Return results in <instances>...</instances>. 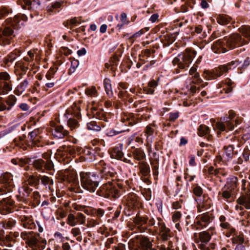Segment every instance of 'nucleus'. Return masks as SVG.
<instances>
[{"mask_svg":"<svg viewBox=\"0 0 250 250\" xmlns=\"http://www.w3.org/2000/svg\"><path fill=\"white\" fill-rule=\"evenodd\" d=\"M81 101H79L73 103L71 106V109L73 111V114H75L77 116H79L80 113L81 108Z\"/></svg>","mask_w":250,"mask_h":250,"instance_id":"38","label":"nucleus"},{"mask_svg":"<svg viewBox=\"0 0 250 250\" xmlns=\"http://www.w3.org/2000/svg\"><path fill=\"white\" fill-rule=\"evenodd\" d=\"M46 163L42 159L35 160L33 162V167L38 171L42 172H44Z\"/></svg>","mask_w":250,"mask_h":250,"instance_id":"25","label":"nucleus"},{"mask_svg":"<svg viewBox=\"0 0 250 250\" xmlns=\"http://www.w3.org/2000/svg\"><path fill=\"white\" fill-rule=\"evenodd\" d=\"M77 224L83 225L85 222V216L82 213L78 212L76 215Z\"/></svg>","mask_w":250,"mask_h":250,"instance_id":"50","label":"nucleus"},{"mask_svg":"<svg viewBox=\"0 0 250 250\" xmlns=\"http://www.w3.org/2000/svg\"><path fill=\"white\" fill-rule=\"evenodd\" d=\"M52 127L51 130L52 134L55 138L62 139L69 134V131L64 129L62 125H54Z\"/></svg>","mask_w":250,"mask_h":250,"instance_id":"14","label":"nucleus"},{"mask_svg":"<svg viewBox=\"0 0 250 250\" xmlns=\"http://www.w3.org/2000/svg\"><path fill=\"white\" fill-rule=\"evenodd\" d=\"M231 190L229 189L228 190H223L222 193V197L225 199H228L231 197Z\"/></svg>","mask_w":250,"mask_h":250,"instance_id":"60","label":"nucleus"},{"mask_svg":"<svg viewBox=\"0 0 250 250\" xmlns=\"http://www.w3.org/2000/svg\"><path fill=\"white\" fill-rule=\"evenodd\" d=\"M38 131L34 130L30 132L28 134V137L31 141H36L38 140Z\"/></svg>","mask_w":250,"mask_h":250,"instance_id":"57","label":"nucleus"},{"mask_svg":"<svg viewBox=\"0 0 250 250\" xmlns=\"http://www.w3.org/2000/svg\"><path fill=\"white\" fill-rule=\"evenodd\" d=\"M15 207V201L11 197L4 198L0 201V211L2 214H7L13 212Z\"/></svg>","mask_w":250,"mask_h":250,"instance_id":"9","label":"nucleus"},{"mask_svg":"<svg viewBox=\"0 0 250 250\" xmlns=\"http://www.w3.org/2000/svg\"><path fill=\"white\" fill-rule=\"evenodd\" d=\"M115 184L110 181L104 184L97 191V194L105 198H118L121 194V190L117 188Z\"/></svg>","mask_w":250,"mask_h":250,"instance_id":"5","label":"nucleus"},{"mask_svg":"<svg viewBox=\"0 0 250 250\" xmlns=\"http://www.w3.org/2000/svg\"><path fill=\"white\" fill-rule=\"evenodd\" d=\"M40 180H41V183L44 186H48L49 189H51L50 186L53 185V180L50 177L47 176H41Z\"/></svg>","mask_w":250,"mask_h":250,"instance_id":"37","label":"nucleus"},{"mask_svg":"<svg viewBox=\"0 0 250 250\" xmlns=\"http://www.w3.org/2000/svg\"><path fill=\"white\" fill-rule=\"evenodd\" d=\"M159 221L158 225V234L162 240L164 241H167L171 237V232L170 229L166 226L165 223L160 218H158Z\"/></svg>","mask_w":250,"mask_h":250,"instance_id":"10","label":"nucleus"},{"mask_svg":"<svg viewBox=\"0 0 250 250\" xmlns=\"http://www.w3.org/2000/svg\"><path fill=\"white\" fill-rule=\"evenodd\" d=\"M154 131V129L151 127V125H149L146 126L144 133H145V135L146 136V137L148 138V136L153 134Z\"/></svg>","mask_w":250,"mask_h":250,"instance_id":"58","label":"nucleus"},{"mask_svg":"<svg viewBox=\"0 0 250 250\" xmlns=\"http://www.w3.org/2000/svg\"><path fill=\"white\" fill-rule=\"evenodd\" d=\"M16 221L14 219H9L3 222V227L5 229H11L16 225Z\"/></svg>","mask_w":250,"mask_h":250,"instance_id":"42","label":"nucleus"},{"mask_svg":"<svg viewBox=\"0 0 250 250\" xmlns=\"http://www.w3.org/2000/svg\"><path fill=\"white\" fill-rule=\"evenodd\" d=\"M88 129L95 131H99L101 128L100 125H98L95 122L92 121L87 124Z\"/></svg>","mask_w":250,"mask_h":250,"instance_id":"45","label":"nucleus"},{"mask_svg":"<svg viewBox=\"0 0 250 250\" xmlns=\"http://www.w3.org/2000/svg\"><path fill=\"white\" fill-rule=\"evenodd\" d=\"M197 224L199 225L206 227L207 224H209L212 221V218L210 214L208 213H204L201 215H199L197 217Z\"/></svg>","mask_w":250,"mask_h":250,"instance_id":"16","label":"nucleus"},{"mask_svg":"<svg viewBox=\"0 0 250 250\" xmlns=\"http://www.w3.org/2000/svg\"><path fill=\"white\" fill-rule=\"evenodd\" d=\"M200 241L198 242L207 244L211 239V235L207 231H202L199 234Z\"/></svg>","mask_w":250,"mask_h":250,"instance_id":"35","label":"nucleus"},{"mask_svg":"<svg viewBox=\"0 0 250 250\" xmlns=\"http://www.w3.org/2000/svg\"><path fill=\"white\" fill-rule=\"evenodd\" d=\"M0 82H6L12 83L11 77L6 72H0Z\"/></svg>","mask_w":250,"mask_h":250,"instance_id":"41","label":"nucleus"},{"mask_svg":"<svg viewBox=\"0 0 250 250\" xmlns=\"http://www.w3.org/2000/svg\"><path fill=\"white\" fill-rule=\"evenodd\" d=\"M13 186L12 179L10 174L0 176V196L11 191Z\"/></svg>","mask_w":250,"mask_h":250,"instance_id":"7","label":"nucleus"},{"mask_svg":"<svg viewBox=\"0 0 250 250\" xmlns=\"http://www.w3.org/2000/svg\"><path fill=\"white\" fill-rule=\"evenodd\" d=\"M181 217V213L179 211H176L173 214L172 219L174 222H177L179 221Z\"/></svg>","mask_w":250,"mask_h":250,"instance_id":"62","label":"nucleus"},{"mask_svg":"<svg viewBox=\"0 0 250 250\" xmlns=\"http://www.w3.org/2000/svg\"><path fill=\"white\" fill-rule=\"evenodd\" d=\"M130 250H151L152 244L146 236L139 235L131 239L128 242Z\"/></svg>","mask_w":250,"mask_h":250,"instance_id":"4","label":"nucleus"},{"mask_svg":"<svg viewBox=\"0 0 250 250\" xmlns=\"http://www.w3.org/2000/svg\"><path fill=\"white\" fill-rule=\"evenodd\" d=\"M66 151L68 152L71 155L74 156L76 154V150L75 147L73 146H67Z\"/></svg>","mask_w":250,"mask_h":250,"instance_id":"64","label":"nucleus"},{"mask_svg":"<svg viewBox=\"0 0 250 250\" xmlns=\"http://www.w3.org/2000/svg\"><path fill=\"white\" fill-rule=\"evenodd\" d=\"M224 155L226 157L227 160L231 159L234 154L233 147L232 146H224Z\"/></svg>","mask_w":250,"mask_h":250,"instance_id":"33","label":"nucleus"},{"mask_svg":"<svg viewBox=\"0 0 250 250\" xmlns=\"http://www.w3.org/2000/svg\"><path fill=\"white\" fill-rule=\"evenodd\" d=\"M148 218L146 216H141L137 215L133 219V222L136 226L140 229L141 232L145 231L146 228L143 227V225L146 224Z\"/></svg>","mask_w":250,"mask_h":250,"instance_id":"20","label":"nucleus"},{"mask_svg":"<svg viewBox=\"0 0 250 250\" xmlns=\"http://www.w3.org/2000/svg\"><path fill=\"white\" fill-rule=\"evenodd\" d=\"M132 155L135 160L139 162L143 161L142 160L146 158V154L141 148H135L132 151Z\"/></svg>","mask_w":250,"mask_h":250,"instance_id":"24","label":"nucleus"},{"mask_svg":"<svg viewBox=\"0 0 250 250\" xmlns=\"http://www.w3.org/2000/svg\"><path fill=\"white\" fill-rule=\"evenodd\" d=\"M13 32V30L10 27L4 28L2 32H0V44L2 45L9 44L11 43V36Z\"/></svg>","mask_w":250,"mask_h":250,"instance_id":"11","label":"nucleus"},{"mask_svg":"<svg viewBox=\"0 0 250 250\" xmlns=\"http://www.w3.org/2000/svg\"><path fill=\"white\" fill-rule=\"evenodd\" d=\"M209 133V127L205 125H200L198 128V135L200 136H203L206 135H207V138L208 140H210L212 138V136L210 135Z\"/></svg>","mask_w":250,"mask_h":250,"instance_id":"27","label":"nucleus"},{"mask_svg":"<svg viewBox=\"0 0 250 250\" xmlns=\"http://www.w3.org/2000/svg\"><path fill=\"white\" fill-rule=\"evenodd\" d=\"M193 192L195 196L200 197L203 194V190L201 187L198 185H196L193 188Z\"/></svg>","mask_w":250,"mask_h":250,"instance_id":"53","label":"nucleus"},{"mask_svg":"<svg viewBox=\"0 0 250 250\" xmlns=\"http://www.w3.org/2000/svg\"><path fill=\"white\" fill-rule=\"evenodd\" d=\"M82 187L85 189L94 192L99 186L100 178L94 172L82 171L80 174Z\"/></svg>","mask_w":250,"mask_h":250,"instance_id":"2","label":"nucleus"},{"mask_svg":"<svg viewBox=\"0 0 250 250\" xmlns=\"http://www.w3.org/2000/svg\"><path fill=\"white\" fill-rule=\"evenodd\" d=\"M211 49L215 53H222L227 52V49L223 45V42L221 40H218L214 42L211 46Z\"/></svg>","mask_w":250,"mask_h":250,"instance_id":"22","label":"nucleus"},{"mask_svg":"<svg viewBox=\"0 0 250 250\" xmlns=\"http://www.w3.org/2000/svg\"><path fill=\"white\" fill-rule=\"evenodd\" d=\"M51 154L52 153L51 151H48L47 152L44 153L42 155V157L44 159V160L46 163L45 169L46 170H52L54 169V164L50 159Z\"/></svg>","mask_w":250,"mask_h":250,"instance_id":"23","label":"nucleus"},{"mask_svg":"<svg viewBox=\"0 0 250 250\" xmlns=\"http://www.w3.org/2000/svg\"><path fill=\"white\" fill-rule=\"evenodd\" d=\"M29 84V81L27 79L24 80L18 86V92L15 91V94L20 95L24 92L28 87Z\"/></svg>","mask_w":250,"mask_h":250,"instance_id":"32","label":"nucleus"},{"mask_svg":"<svg viewBox=\"0 0 250 250\" xmlns=\"http://www.w3.org/2000/svg\"><path fill=\"white\" fill-rule=\"evenodd\" d=\"M196 54V52L195 50L187 48L184 53L178 55L173 59L172 63L174 65H177L180 69H185L189 66V64L192 61Z\"/></svg>","mask_w":250,"mask_h":250,"instance_id":"3","label":"nucleus"},{"mask_svg":"<svg viewBox=\"0 0 250 250\" xmlns=\"http://www.w3.org/2000/svg\"><path fill=\"white\" fill-rule=\"evenodd\" d=\"M21 18L19 15H16L13 19H8L6 21L7 23L11 22V24L12 26L15 28H18L19 27V22H20Z\"/></svg>","mask_w":250,"mask_h":250,"instance_id":"43","label":"nucleus"},{"mask_svg":"<svg viewBox=\"0 0 250 250\" xmlns=\"http://www.w3.org/2000/svg\"><path fill=\"white\" fill-rule=\"evenodd\" d=\"M104 87L107 95L111 97L113 95L111 81L109 79L105 78L104 81Z\"/></svg>","mask_w":250,"mask_h":250,"instance_id":"34","label":"nucleus"},{"mask_svg":"<svg viewBox=\"0 0 250 250\" xmlns=\"http://www.w3.org/2000/svg\"><path fill=\"white\" fill-rule=\"evenodd\" d=\"M126 205L131 208H138L139 201L138 197L134 193H131L128 195L126 198Z\"/></svg>","mask_w":250,"mask_h":250,"instance_id":"18","label":"nucleus"},{"mask_svg":"<svg viewBox=\"0 0 250 250\" xmlns=\"http://www.w3.org/2000/svg\"><path fill=\"white\" fill-rule=\"evenodd\" d=\"M228 231L226 233V236L228 237H229L231 236L235 235L236 229L233 227H230L229 229H228Z\"/></svg>","mask_w":250,"mask_h":250,"instance_id":"63","label":"nucleus"},{"mask_svg":"<svg viewBox=\"0 0 250 250\" xmlns=\"http://www.w3.org/2000/svg\"><path fill=\"white\" fill-rule=\"evenodd\" d=\"M85 92L88 96H94L96 94L97 91L95 86H91L86 88Z\"/></svg>","mask_w":250,"mask_h":250,"instance_id":"55","label":"nucleus"},{"mask_svg":"<svg viewBox=\"0 0 250 250\" xmlns=\"http://www.w3.org/2000/svg\"><path fill=\"white\" fill-rule=\"evenodd\" d=\"M66 223L71 227H74L77 225L76 216L73 214H69L68 215Z\"/></svg>","mask_w":250,"mask_h":250,"instance_id":"48","label":"nucleus"},{"mask_svg":"<svg viewBox=\"0 0 250 250\" xmlns=\"http://www.w3.org/2000/svg\"><path fill=\"white\" fill-rule=\"evenodd\" d=\"M124 154L122 152V145L119 144V146L113 147L110 151V156L112 158L122 159Z\"/></svg>","mask_w":250,"mask_h":250,"instance_id":"21","label":"nucleus"},{"mask_svg":"<svg viewBox=\"0 0 250 250\" xmlns=\"http://www.w3.org/2000/svg\"><path fill=\"white\" fill-rule=\"evenodd\" d=\"M97 168L100 169L102 179H109V178H112L114 175V173L110 171L109 167H106V165L103 161H101L99 163Z\"/></svg>","mask_w":250,"mask_h":250,"instance_id":"13","label":"nucleus"},{"mask_svg":"<svg viewBox=\"0 0 250 250\" xmlns=\"http://www.w3.org/2000/svg\"><path fill=\"white\" fill-rule=\"evenodd\" d=\"M125 131H129V129L128 128H124V129H121L120 130H115L114 129H111V130H109L107 133L106 134L108 136H113L114 135L119 134H120L121 133L124 132Z\"/></svg>","mask_w":250,"mask_h":250,"instance_id":"52","label":"nucleus"},{"mask_svg":"<svg viewBox=\"0 0 250 250\" xmlns=\"http://www.w3.org/2000/svg\"><path fill=\"white\" fill-rule=\"evenodd\" d=\"M67 181L68 182L72 183L74 186H77L79 184L77 176L74 173L69 174L68 175Z\"/></svg>","mask_w":250,"mask_h":250,"instance_id":"49","label":"nucleus"},{"mask_svg":"<svg viewBox=\"0 0 250 250\" xmlns=\"http://www.w3.org/2000/svg\"><path fill=\"white\" fill-rule=\"evenodd\" d=\"M235 63V62L234 61H231L227 64L219 66L212 71L205 70L204 71V77L207 80L215 79L231 69V66L233 65Z\"/></svg>","mask_w":250,"mask_h":250,"instance_id":"6","label":"nucleus"},{"mask_svg":"<svg viewBox=\"0 0 250 250\" xmlns=\"http://www.w3.org/2000/svg\"><path fill=\"white\" fill-rule=\"evenodd\" d=\"M17 101L16 97L13 95H10L8 96L7 99L6 101L7 104L8 105L7 110H9L14 105Z\"/></svg>","mask_w":250,"mask_h":250,"instance_id":"44","label":"nucleus"},{"mask_svg":"<svg viewBox=\"0 0 250 250\" xmlns=\"http://www.w3.org/2000/svg\"><path fill=\"white\" fill-rule=\"evenodd\" d=\"M192 78L193 80L192 81V83L195 84H198L201 83L202 82V80L200 78L199 73L197 72L192 75Z\"/></svg>","mask_w":250,"mask_h":250,"instance_id":"59","label":"nucleus"},{"mask_svg":"<svg viewBox=\"0 0 250 250\" xmlns=\"http://www.w3.org/2000/svg\"><path fill=\"white\" fill-rule=\"evenodd\" d=\"M241 183V194H250V183L247 185V181L245 179H243Z\"/></svg>","mask_w":250,"mask_h":250,"instance_id":"39","label":"nucleus"},{"mask_svg":"<svg viewBox=\"0 0 250 250\" xmlns=\"http://www.w3.org/2000/svg\"><path fill=\"white\" fill-rule=\"evenodd\" d=\"M230 21L231 18L230 17L224 15H219L217 19V22L221 25L228 24L230 22Z\"/></svg>","mask_w":250,"mask_h":250,"instance_id":"36","label":"nucleus"},{"mask_svg":"<svg viewBox=\"0 0 250 250\" xmlns=\"http://www.w3.org/2000/svg\"><path fill=\"white\" fill-rule=\"evenodd\" d=\"M71 233L74 237H76V240L79 242H81L83 240V237L81 236V231L78 227H76L72 229Z\"/></svg>","mask_w":250,"mask_h":250,"instance_id":"40","label":"nucleus"},{"mask_svg":"<svg viewBox=\"0 0 250 250\" xmlns=\"http://www.w3.org/2000/svg\"><path fill=\"white\" fill-rule=\"evenodd\" d=\"M227 47L230 49L247 44L245 39H243L240 34L235 33L231 35L228 38L225 39Z\"/></svg>","mask_w":250,"mask_h":250,"instance_id":"8","label":"nucleus"},{"mask_svg":"<svg viewBox=\"0 0 250 250\" xmlns=\"http://www.w3.org/2000/svg\"><path fill=\"white\" fill-rule=\"evenodd\" d=\"M232 84V83L231 82V80L230 79H228L224 85V89L225 90L226 93H229L232 91V87L231 86V85Z\"/></svg>","mask_w":250,"mask_h":250,"instance_id":"54","label":"nucleus"},{"mask_svg":"<svg viewBox=\"0 0 250 250\" xmlns=\"http://www.w3.org/2000/svg\"><path fill=\"white\" fill-rule=\"evenodd\" d=\"M21 236L33 250H43L45 248L46 241L42 239L39 234L33 231H24L21 233Z\"/></svg>","mask_w":250,"mask_h":250,"instance_id":"1","label":"nucleus"},{"mask_svg":"<svg viewBox=\"0 0 250 250\" xmlns=\"http://www.w3.org/2000/svg\"><path fill=\"white\" fill-rule=\"evenodd\" d=\"M24 184H27L28 186H37L39 185L40 178L33 175H30L27 179L23 182Z\"/></svg>","mask_w":250,"mask_h":250,"instance_id":"30","label":"nucleus"},{"mask_svg":"<svg viewBox=\"0 0 250 250\" xmlns=\"http://www.w3.org/2000/svg\"><path fill=\"white\" fill-rule=\"evenodd\" d=\"M197 210L199 212H201L211 206V199L207 195H204L202 198L197 201Z\"/></svg>","mask_w":250,"mask_h":250,"instance_id":"12","label":"nucleus"},{"mask_svg":"<svg viewBox=\"0 0 250 250\" xmlns=\"http://www.w3.org/2000/svg\"><path fill=\"white\" fill-rule=\"evenodd\" d=\"M12 89V83L0 82V95H6Z\"/></svg>","mask_w":250,"mask_h":250,"instance_id":"28","label":"nucleus"},{"mask_svg":"<svg viewBox=\"0 0 250 250\" xmlns=\"http://www.w3.org/2000/svg\"><path fill=\"white\" fill-rule=\"evenodd\" d=\"M238 181V180L237 177L235 176H232L230 179V182L229 184H230V187L228 188V189L230 188V189H231V190L232 189H234L237 186Z\"/></svg>","mask_w":250,"mask_h":250,"instance_id":"51","label":"nucleus"},{"mask_svg":"<svg viewBox=\"0 0 250 250\" xmlns=\"http://www.w3.org/2000/svg\"><path fill=\"white\" fill-rule=\"evenodd\" d=\"M92 115L96 119L107 122V114H106L102 109H92Z\"/></svg>","mask_w":250,"mask_h":250,"instance_id":"26","label":"nucleus"},{"mask_svg":"<svg viewBox=\"0 0 250 250\" xmlns=\"http://www.w3.org/2000/svg\"><path fill=\"white\" fill-rule=\"evenodd\" d=\"M30 198L33 199L36 204H38L40 201V195L38 191H34L31 194Z\"/></svg>","mask_w":250,"mask_h":250,"instance_id":"56","label":"nucleus"},{"mask_svg":"<svg viewBox=\"0 0 250 250\" xmlns=\"http://www.w3.org/2000/svg\"><path fill=\"white\" fill-rule=\"evenodd\" d=\"M238 204L245 207L247 209H250V194H241V196L237 199Z\"/></svg>","mask_w":250,"mask_h":250,"instance_id":"17","label":"nucleus"},{"mask_svg":"<svg viewBox=\"0 0 250 250\" xmlns=\"http://www.w3.org/2000/svg\"><path fill=\"white\" fill-rule=\"evenodd\" d=\"M67 125L72 131L79 126L78 122L74 119H69L67 121Z\"/></svg>","mask_w":250,"mask_h":250,"instance_id":"47","label":"nucleus"},{"mask_svg":"<svg viewBox=\"0 0 250 250\" xmlns=\"http://www.w3.org/2000/svg\"><path fill=\"white\" fill-rule=\"evenodd\" d=\"M32 189L27 184L22 183V186L19 188V196L23 201L30 200V194L32 193Z\"/></svg>","mask_w":250,"mask_h":250,"instance_id":"15","label":"nucleus"},{"mask_svg":"<svg viewBox=\"0 0 250 250\" xmlns=\"http://www.w3.org/2000/svg\"><path fill=\"white\" fill-rule=\"evenodd\" d=\"M138 164L139 174L144 177L148 176L150 172L149 165L145 161L139 162Z\"/></svg>","mask_w":250,"mask_h":250,"instance_id":"19","label":"nucleus"},{"mask_svg":"<svg viewBox=\"0 0 250 250\" xmlns=\"http://www.w3.org/2000/svg\"><path fill=\"white\" fill-rule=\"evenodd\" d=\"M21 221L23 222V226L25 228L32 229L34 224L31 222L30 216L25 215H21Z\"/></svg>","mask_w":250,"mask_h":250,"instance_id":"31","label":"nucleus"},{"mask_svg":"<svg viewBox=\"0 0 250 250\" xmlns=\"http://www.w3.org/2000/svg\"><path fill=\"white\" fill-rule=\"evenodd\" d=\"M16 66L21 68L22 71H26L28 69V67L25 65L23 62L20 61L16 62Z\"/></svg>","mask_w":250,"mask_h":250,"instance_id":"61","label":"nucleus"},{"mask_svg":"<svg viewBox=\"0 0 250 250\" xmlns=\"http://www.w3.org/2000/svg\"><path fill=\"white\" fill-rule=\"evenodd\" d=\"M240 33L245 37V41L248 43L250 42V26L244 25L238 29Z\"/></svg>","mask_w":250,"mask_h":250,"instance_id":"29","label":"nucleus"},{"mask_svg":"<svg viewBox=\"0 0 250 250\" xmlns=\"http://www.w3.org/2000/svg\"><path fill=\"white\" fill-rule=\"evenodd\" d=\"M18 54H16L15 53H11L7 58L4 59V62L5 64L7 65L8 63L10 62H13L16 58L17 57L20 56V52H18Z\"/></svg>","mask_w":250,"mask_h":250,"instance_id":"46","label":"nucleus"}]
</instances>
